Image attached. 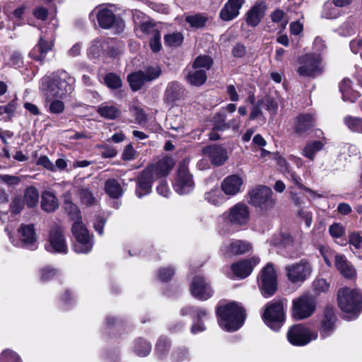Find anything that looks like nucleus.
Returning a JSON list of instances; mask_svg holds the SVG:
<instances>
[{"label":"nucleus","instance_id":"1","mask_svg":"<svg viewBox=\"0 0 362 362\" xmlns=\"http://www.w3.org/2000/svg\"><path fill=\"white\" fill-rule=\"evenodd\" d=\"M75 79L65 71H57L44 76L40 90L45 100L64 99L74 90Z\"/></svg>","mask_w":362,"mask_h":362},{"label":"nucleus","instance_id":"2","mask_svg":"<svg viewBox=\"0 0 362 362\" xmlns=\"http://www.w3.org/2000/svg\"><path fill=\"white\" fill-rule=\"evenodd\" d=\"M175 163V160L172 158L165 156L144 170L137 180L136 189L137 197L141 198L148 194L151 191L153 182L166 177Z\"/></svg>","mask_w":362,"mask_h":362},{"label":"nucleus","instance_id":"3","mask_svg":"<svg viewBox=\"0 0 362 362\" xmlns=\"http://www.w3.org/2000/svg\"><path fill=\"white\" fill-rule=\"evenodd\" d=\"M217 315L220 327L228 332H234L240 328L245 317L243 308L234 302L219 306Z\"/></svg>","mask_w":362,"mask_h":362},{"label":"nucleus","instance_id":"4","mask_svg":"<svg viewBox=\"0 0 362 362\" xmlns=\"http://www.w3.org/2000/svg\"><path fill=\"white\" fill-rule=\"evenodd\" d=\"M249 219L248 206L245 204L238 203L218 217V224L221 231L226 233L230 230V226H245Z\"/></svg>","mask_w":362,"mask_h":362},{"label":"nucleus","instance_id":"5","mask_svg":"<svg viewBox=\"0 0 362 362\" xmlns=\"http://www.w3.org/2000/svg\"><path fill=\"white\" fill-rule=\"evenodd\" d=\"M73 225L71 227L72 234L76 240L74 244V250L77 253H88L93 245V235L89 233L86 226L82 222L80 214L71 216Z\"/></svg>","mask_w":362,"mask_h":362},{"label":"nucleus","instance_id":"6","mask_svg":"<svg viewBox=\"0 0 362 362\" xmlns=\"http://www.w3.org/2000/svg\"><path fill=\"white\" fill-rule=\"evenodd\" d=\"M337 300L339 308L344 313L354 316L362 308V295L358 289L344 287L339 290Z\"/></svg>","mask_w":362,"mask_h":362},{"label":"nucleus","instance_id":"7","mask_svg":"<svg viewBox=\"0 0 362 362\" xmlns=\"http://www.w3.org/2000/svg\"><path fill=\"white\" fill-rule=\"evenodd\" d=\"M298 74L304 77L315 78L323 71L322 58L319 53H307L298 59Z\"/></svg>","mask_w":362,"mask_h":362},{"label":"nucleus","instance_id":"8","mask_svg":"<svg viewBox=\"0 0 362 362\" xmlns=\"http://www.w3.org/2000/svg\"><path fill=\"white\" fill-rule=\"evenodd\" d=\"M264 323L272 330H280L285 322L284 305L280 301L268 303L262 315Z\"/></svg>","mask_w":362,"mask_h":362},{"label":"nucleus","instance_id":"9","mask_svg":"<svg viewBox=\"0 0 362 362\" xmlns=\"http://www.w3.org/2000/svg\"><path fill=\"white\" fill-rule=\"evenodd\" d=\"M285 271L289 281L300 285L310 276L313 267L309 261L301 259L298 262L286 266Z\"/></svg>","mask_w":362,"mask_h":362},{"label":"nucleus","instance_id":"10","mask_svg":"<svg viewBox=\"0 0 362 362\" xmlns=\"http://www.w3.org/2000/svg\"><path fill=\"white\" fill-rule=\"evenodd\" d=\"M288 341L294 346H305L317 337V333L303 324L294 325L287 332Z\"/></svg>","mask_w":362,"mask_h":362},{"label":"nucleus","instance_id":"11","mask_svg":"<svg viewBox=\"0 0 362 362\" xmlns=\"http://www.w3.org/2000/svg\"><path fill=\"white\" fill-rule=\"evenodd\" d=\"M315 308V298L310 295H303L293 300L292 316L296 320H303L310 317Z\"/></svg>","mask_w":362,"mask_h":362},{"label":"nucleus","instance_id":"12","mask_svg":"<svg viewBox=\"0 0 362 362\" xmlns=\"http://www.w3.org/2000/svg\"><path fill=\"white\" fill-rule=\"evenodd\" d=\"M259 286L262 294L266 298L273 296L277 290L276 274L272 263H268L262 269Z\"/></svg>","mask_w":362,"mask_h":362},{"label":"nucleus","instance_id":"13","mask_svg":"<svg viewBox=\"0 0 362 362\" xmlns=\"http://www.w3.org/2000/svg\"><path fill=\"white\" fill-rule=\"evenodd\" d=\"M272 190L266 186H259L249 192V202L262 210L267 211L274 205Z\"/></svg>","mask_w":362,"mask_h":362},{"label":"nucleus","instance_id":"14","mask_svg":"<svg viewBox=\"0 0 362 362\" xmlns=\"http://www.w3.org/2000/svg\"><path fill=\"white\" fill-rule=\"evenodd\" d=\"M48 242L49 243L45 246L47 250L63 254L68 252L64 230L61 226L55 225L51 228Z\"/></svg>","mask_w":362,"mask_h":362},{"label":"nucleus","instance_id":"15","mask_svg":"<svg viewBox=\"0 0 362 362\" xmlns=\"http://www.w3.org/2000/svg\"><path fill=\"white\" fill-rule=\"evenodd\" d=\"M173 187L179 194H188L193 189L194 181L185 163L179 165Z\"/></svg>","mask_w":362,"mask_h":362},{"label":"nucleus","instance_id":"16","mask_svg":"<svg viewBox=\"0 0 362 362\" xmlns=\"http://www.w3.org/2000/svg\"><path fill=\"white\" fill-rule=\"evenodd\" d=\"M9 236L11 243L16 246H24L29 247L31 250L36 248V235L33 224H22L18 228V232L21 236L20 241H16L11 235L10 231L8 228L5 229Z\"/></svg>","mask_w":362,"mask_h":362},{"label":"nucleus","instance_id":"17","mask_svg":"<svg viewBox=\"0 0 362 362\" xmlns=\"http://www.w3.org/2000/svg\"><path fill=\"white\" fill-rule=\"evenodd\" d=\"M191 294L201 300H206L213 296V290L209 282L200 276H195L190 284Z\"/></svg>","mask_w":362,"mask_h":362},{"label":"nucleus","instance_id":"18","mask_svg":"<svg viewBox=\"0 0 362 362\" xmlns=\"http://www.w3.org/2000/svg\"><path fill=\"white\" fill-rule=\"evenodd\" d=\"M252 245L242 240H233L227 244H224L221 248V252L225 257H231L235 255H241L252 250Z\"/></svg>","mask_w":362,"mask_h":362},{"label":"nucleus","instance_id":"19","mask_svg":"<svg viewBox=\"0 0 362 362\" xmlns=\"http://www.w3.org/2000/svg\"><path fill=\"white\" fill-rule=\"evenodd\" d=\"M337 320L335 311L332 307H326L322 316L319 330L322 338L329 337L334 330Z\"/></svg>","mask_w":362,"mask_h":362},{"label":"nucleus","instance_id":"20","mask_svg":"<svg viewBox=\"0 0 362 362\" xmlns=\"http://www.w3.org/2000/svg\"><path fill=\"white\" fill-rule=\"evenodd\" d=\"M96 12L98 23L103 28L107 29L112 27L116 23L119 27L124 25L122 21H117L113 11L106 7H100L98 11L95 9L90 14V18L93 16V13Z\"/></svg>","mask_w":362,"mask_h":362},{"label":"nucleus","instance_id":"21","mask_svg":"<svg viewBox=\"0 0 362 362\" xmlns=\"http://www.w3.org/2000/svg\"><path fill=\"white\" fill-rule=\"evenodd\" d=\"M243 178L238 175H230L223 179L221 187L224 194L233 197L241 192L243 187Z\"/></svg>","mask_w":362,"mask_h":362},{"label":"nucleus","instance_id":"22","mask_svg":"<svg viewBox=\"0 0 362 362\" xmlns=\"http://www.w3.org/2000/svg\"><path fill=\"white\" fill-rule=\"evenodd\" d=\"M259 262L258 257H252L251 259L240 261L232 264L231 269L237 277L244 279L249 276L252 272L253 267Z\"/></svg>","mask_w":362,"mask_h":362},{"label":"nucleus","instance_id":"23","mask_svg":"<svg viewBox=\"0 0 362 362\" xmlns=\"http://www.w3.org/2000/svg\"><path fill=\"white\" fill-rule=\"evenodd\" d=\"M202 153L208 156L211 163L217 166L223 165L228 159L226 148L217 145L209 146L203 148Z\"/></svg>","mask_w":362,"mask_h":362},{"label":"nucleus","instance_id":"24","mask_svg":"<svg viewBox=\"0 0 362 362\" xmlns=\"http://www.w3.org/2000/svg\"><path fill=\"white\" fill-rule=\"evenodd\" d=\"M266 5L263 2H257L246 13V23L249 26L256 27L264 18Z\"/></svg>","mask_w":362,"mask_h":362},{"label":"nucleus","instance_id":"25","mask_svg":"<svg viewBox=\"0 0 362 362\" xmlns=\"http://www.w3.org/2000/svg\"><path fill=\"white\" fill-rule=\"evenodd\" d=\"M185 88L176 81L170 82L165 88L163 101L167 104H173L182 99L184 96Z\"/></svg>","mask_w":362,"mask_h":362},{"label":"nucleus","instance_id":"26","mask_svg":"<svg viewBox=\"0 0 362 362\" xmlns=\"http://www.w3.org/2000/svg\"><path fill=\"white\" fill-rule=\"evenodd\" d=\"M335 266L340 274L346 279H353L356 276V270L352 264L342 255H336Z\"/></svg>","mask_w":362,"mask_h":362},{"label":"nucleus","instance_id":"27","mask_svg":"<svg viewBox=\"0 0 362 362\" xmlns=\"http://www.w3.org/2000/svg\"><path fill=\"white\" fill-rule=\"evenodd\" d=\"M53 46L52 40H45L42 37H40L38 43L33 47L29 53V56L36 61H43Z\"/></svg>","mask_w":362,"mask_h":362},{"label":"nucleus","instance_id":"28","mask_svg":"<svg viewBox=\"0 0 362 362\" xmlns=\"http://www.w3.org/2000/svg\"><path fill=\"white\" fill-rule=\"evenodd\" d=\"M140 29L143 33L151 35L150 47L151 49L155 52L160 51L161 49V43L159 31L154 28L149 23H142L140 26Z\"/></svg>","mask_w":362,"mask_h":362},{"label":"nucleus","instance_id":"29","mask_svg":"<svg viewBox=\"0 0 362 362\" xmlns=\"http://www.w3.org/2000/svg\"><path fill=\"white\" fill-rule=\"evenodd\" d=\"M167 128L172 132L170 134L173 137H181L185 134V127L182 117L168 116L166 119Z\"/></svg>","mask_w":362,"mask_h":362},{"label":"nucleus","instance_id":"30","mask_svg":"<svg viewBox=\"0 0 362 362\" xmlns=\"http://www.w3.org/2000/svg\"><path fill=\"white\" fill-rule=\"evenodd\" d=\"M241 7L235 3L228 0L221 8L219 16L225 21H230L238 16Z\"/></svg>","mask_w":362,"mask_h":362},{"label":"nucleus","instance_id":"31","mask_svg":"<svg viewBox=\"0 0 362 362\" xmlns=\"http://www.w3.org/2000/svg\"><path fill=\"white\" fill-rule=\"evenodd\" d=\"M315 119L310 114L299 115L295 121L294 130L298 134H302L314 125Z\"/></svg>","mask_w":362,"mask_h":362},{"label":"nucleus","instance_id":"32","mask_svg":"<svg viewBox=\"0 0 362 362\" xmlns=\"http://www.w3.org/2000/svg\"><path fill=\"white\" fill-rule=\"evenodd\" d=\"M339 90L344 100L354 102L360 94L352 88V83L350 79L344 78L339 84Z\"/></svg>","mask_w":362,"mask_h":362},{"label":"nucleus","instance_id":"33","mask_svg":"<svg viewBox=\"0 0 362 362\" xmlns=\"http://www.w3.org/2000/svg\"><path fill=\"white\" fill-rule=\"evenodd\" d=\"M59 206L58 200L54 194L45 191L42 194L41 207L46 212H53Z\"/></svg>","mask_w":362,"mask_h":362},{"label":"nucleus","instance_id":"34","mask_svg":"<svg viewBox=\"0 0 362 362\" xmlns=\"http://www.w3.org/2000/svg\"><path fill=\"white\" fill-rule=\"evenodd\" d=\"M97 112L102 117L114 119L119 115L120 110L116 105L104 103L98 107Z\"/></svg>","mask_w":362,"mask_h":362},{"label":"nucleus","instance_id":"35","mask_svg":"<svg viewBox=\"0 0 362 362\" xmlns=\"http://www.w3.org/2000/svg\"><path fill=\"white\" fill-rule=\"evenodd\" d=\"M207 78L206 71L194 69L187 76V81L192 86H199L203 85Z\"/></svg>","mask_w":362,"mask_h":362},{"label":"nucleus","instance_id":"36","mask_svg":"<svg viewBox=\"0 0 362 362\" xmlns=\"http://www.w3.org/2000/svg\"><path fill=\"white\" fill-rule=\"evenodd\" d=\"M105 192L112 198L117 199L122 196V188L117 180L109 179L105 183Z\"/></svg>","mask_w":362,"mask_h":362},{"label":"nucleus","instance_id":"37","mask_svg":"<svg viewBox=\"0 0 362 362\" xmlns=\"http://www.w3.org/2000/svg\"><path fill=\"white\" fill-rule=\"evenodd\" d=\"M127 79L131 88L134 91L139 90L147 82L142 71L129 74Z\"/></svg>","mask_w":362,"mask_h":362},{"label":"nucleus","instance_id":"38","mask_svg":"<svg viewBox=\"0 0 362 362\" xmlns=\"http://www.w3.org/2000/svg\"><path fill=\"white\" fill-rule=\"evenodd\" d=\"M349 243L354 247V253L362 259V233L353 232L349 236Z\"/></svg>","mask_w":362,"mask_h":362},{"label":"nucleus","instance_id":"39","mask_svg":"<svg viewBox=\"0 0 362 362\" xmlns=\"http://www.w3.org/2000/svg\"><path fill=\"white\" fill-rule=\"evenodd\" d=\"M324 145L325 143L321 141H315L308 143L303 148V155L313 160L315 153L320 151L323 148Z\"/></svg>","mask_w":362,"mask_h":362},{"label":"nucleus","instance_id":"40","mask_svg":"<svg viewBox=\"0 0 362 362\" xmlns=\"http://www.w3.org/2000/svg\"><path fill=\"white\" fill-rule=\"evenodd\" d=\"M62 99L54 98L51 100H46L45 106L47 108V111L54 115H60L63 113L65 109V105Z\"/></svg>","mask_w":362,"mask_h":362},{"label":"nucleus","instance_id":"41","mask_svg":"<svg viewBox=\"0 0 362 362\" xmlns=\"http://www.w3.org/2000/svg\"><path fill=\"white\" fill-rule=\"evenodd\" d=\"M24 199L28 207H34L38 203L39 193L34 187H29L25 189Z\"/></svg>","mask_w":362,"mask_h":362},{"label":"nucleus","instance_id":"42","mask_svg":"<svg viewBox=\"0 0 362 362\" xmlns=\"http://www.w3.org/2000/svg\"><path fill=\"white\" fill-rule=\"evenodd\" d=\"M204 199L214 206H219L224 202V197L218 189H214L204 194Z\"/></svg>","mask_w":362,"mask_h":362},{"label":"nucleus","instance_id":"43","mask_svg":"<svg viewBox=\"0 0 362 362\" xmlns=\"http://www.w3.org/2000/svg\"><path fill=\"white\" fill-rule=\"evenodd\" d=\"M344 122L349 130L354 132L361 133L362 129V118L346 116L344 117Z\"/></svg>","mask_w":362,"mask_h":362},{"label":"nucleus","instance_id":"44","mask_svg":"<svg viewBox=\"0 0 362 362\" xmlns=\"http://www.w3.org/2000/svg\"><path fill=\"white\" fill-rule=\"evenodd\" d=\"M270 243L275 246L286 248L292 245L293 238L289 235L280 234L278 236L273 237L270 240Z\"/></svg>","mask_w":362,"mask_h":362},{"label":"nucleus","instance_id":"45","mask_svg":"<svg viewBox=\"0 0 362 362\" xmlns=\"http://www.w3.org/2000/svg\"><path fill=\"white\" fill-rule=\"evenodd\" d=\"M64 209L69 216H74L80 214L78 206L71 202V194L70 192H66L64 196Z\"/></svg>","mask_w":362,"mask_h":362},{"label":"nucleus","instance_id":"46","mask_svg":"<svg viewBox=\"0 0 362 362\" xmlns=\"http://www.w3.org/2000/svg\"><path fill=\"white\" fill-rule=\"evenodd\" d=\"M213 64V59L209 56L201 55L197 57L193 64L194 69H204L203 70H209Z\"/></svg>","mask_w":362,"mask_h":362},{"label":"nucleus","instance_id":"47","mask_svg":"<svg viewBox=\"0 0 362 362\" xmlns=\"http://www.w3.org/2000/svg\"><path fill=\"white\" fill-rule=\"evenodd\" d=\"M165 44L170 47H178L183 41L181 33H173L164 36Z\"/></svg>","mask_w":362,"mask_h":362},{"label":"nucleus","instance_id":"48","mask_svg":"<svg viewBox=\"0 0 362 362\" xmlns=\"http://www.w3.org/2000/svg\"><path fill=\"white\" fill-rule=\"evenodd\" d=\"M151 350V346L146 341L143 339H139L136 341L134 351L135 353L141 357L147 356Z\"/></svg>","mask_w":362,"mask_h":362},{"label":"nucleus","instance_id":"49","mask_svg":"<svg viewBox=\"0 0 362 362\" xmlns=\"http://www.w3.org/2000/svg\"><path fill=\"white\" fill-rule=\"evenodd\" d=\"M185 21L191 27L199 28L204 26L206 22V18L201 14H195L192 16H187Z\"/></svg>","mask_w":362,"mask_h":362},{"label":"nucleus","instance_id":"50","mask_svg":"<svg viewBox=\"0 0 362 362\" xmlns=\"http://www.w3.org/2000/svg\"><path fill=\"white\" fill-rule=\"evenodd\" d=\"M81 202L86 206H91L95 203V198L92 192L87 188L82 187L78 190Z\"/></svg>","mask_w":362,"mask_h":362},{"label":"nucleus","instance_id":"51","mask_svg":"<svg viewBox=\"0 0 362 362\" xmlns=\"http://www.w3.org/2000/svg\"><path fill=\"white\" fill-rule=\"evenodd\" d=\"M104 81L105 85L112 89H117L122 86L120 77L114 73L107 74L104 78Z\"/></svg>","mask_w":362,"mask_h":362},{"label":"nucleus","instance_id":"52","mask_svg":"<svg viewBox=\"0 0 362 362\" xmlns=\"http://www.w3.org/2000/svg\"><path fill=\"white\" fill-rule=\"evenodd\" d=\"M143 73L145 76L146 81L149 82L160 76L161 74V69L158 66H149L143 71Z\"/></svg>","mask_w":362,"mask_h":362},{"label":"nucleus","instance_id":"53","mask_svg":"<svg viewBox=\"0 0 362 362\" xmlns=\"http://www.w3.org/2000/svg\"><path fill=\"white\" fill-rule=\"evenodd\" d=\"M214 129L223 131L228 129V124L226 122V115L218 113L214 117Z\"/></svg>","mask_w":362,"mask_h":362},{"label":"nucleus","instance_id":"54","mask_svg":"<svg viewBox=\"0 0 362 362\" xmlns=\"http://www.w3.org/2000/svg\"><path fill=\"white\" fill-rule=\"evenodd\" d=\"M0 362H22L19 356L14 351L7 349L2 352Z\"/></svg>","mask_w":362,"mask_h":362},{"label":"nucleus","instance_id":"55","mask_svg":"<svg viewBox=\"0 0 362 362\" xmlns=\"http://www.w3.org/2000/svg\"><path fill=\"white\" fill-rule=\"evenodd\" d=\"M284 13L281 9H276L272 14L271 18L274 23L279 24L281 30H284L287 24V21L284 20Z\"/></svg>","mask_w":362,"mask_h":362},{"label":"nucleus","instance_id":"56","mask_svg":"<svg viewBox=\"0 0 362 362\" xmlns=\"http://www.w3.org/2000/svg\"><path fill=\"white\" fill-rule=\"evenodd\" d=\"M170 344L168 340L165 337H161L159 339L157 344H156V352L157 354L160 357H163L167 351L169 349Z\"/></svg>","mask_w":362,"mask_h":362},{"label":"nucleus","instance_id":"57","mask_svg":"<svg viewBox=\"0 0 362 362\" xmlns=\"http://www.w3.org/2000/svg\"><path fill=\"white\" fill-rule=\"evenodd\" d=\"M329 287V284L324 279H319L313 282L314 290L318 294L327 291Z\"/></svg>","mask_w":362,"mask_h":362},{"label":"nucleus","instance_id":"58","mask_svg":"<svg viewBox=\"0 0 362 362\" xmlns=\"http://www.w3.org/2000/svg\"><path fill=\"white\" fill-rule=\"evenodd\" d=\"M57 274V270L49 267H46L40 271V279L42 281H46L52 279Z\"/></svg>","mask_w":362,"mask_h":362},{"label":"nucleus","instance_id":"59","mask_svg":"<svg viewBox=\"0 0 362 362\" xmlns=\"http://www.w3.org/2000/svg\"><path fill=\"white\" fill-rule=\"evenodd\" d=\"M338 14L334 7L330 3H327L324 5L322 16L327 19L336 18Z\"/></svg>","mask_w":362,"mask_h":362},{"label":"nucleus","instance_id":"60","mask_svg":"<svg viewBox=\"0 0 362 362\" xmlns=\"http://www.w3.org/2000/svg\"><path fill=\"white\" fill-rule=\"evenodd\" d=\"M172 358L174 362H182L189 358V354L187 349H180L173 353Z\"/></svg>","mask_w":362,"mask_h":362},{"label":"nucleus","instance_id":"61","mask_svg":"<svg viewBox=\"0 0 362 362\" xmlns=\"http://www.w3.org/2000/svg\"><path fill=\"white\" fill-rule=\"evenodd\" d=\"M329 232L332 237L338 238L344 235V228L340 223H334L329 226Z\"/></svg>","mask_w":362,"mask_h":362},{"label":"nucleus","instance_id":"62","mask_svg":"<svg viewBox=\"0 0 362 362\" xmlns=\"http://www.w3.org/2000/svg\"><path fill=\"white\" fill-rule=\"evenodd\" d=\"M37 165H41L52 172L56 171L54 164L46 156H40L37 160Z\"/></svg>","mask_w":362,"mask_h":362},{"label":"nucleus","instance_id":"63","mask_svg":"<svg viewBox=\"0 0 362 362\" xmlns=\"http://www.w3.org/2000/svg\"><path fill=\"white\" fill-rule=\"evenodd\" d=\"M262 105L261 103V101H258L257 104L253 105V107H252L250 114V117H249V119L250 120H253V119H255L257 118L262 117V119H261L262 122H264V118L262 116V112L261 110V106Z\"/></svg>","mask_w":362,"mask_h":362},{"label":"nucleus","instance_id":"64","mask_svg":"<svg viewBox=\"0 0 362 362\" xmlns=\"http://www.w3.org/2000/svg\"><path fill=\"white\" fill-rule=\"evenodd\" d=\"M261 103L264 105L266 109L269 111L272 114L274 115L277 112L278 105L277 103L272 100L269 98H267L261 100Z\"/></svg>","mask_w":362,"mask_h":362}]
</instances>
